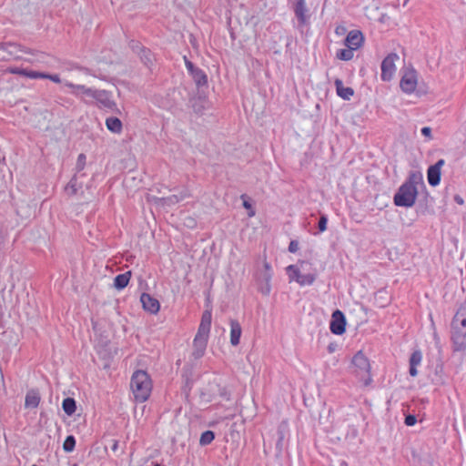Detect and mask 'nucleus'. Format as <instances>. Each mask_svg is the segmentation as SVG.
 <instances>
[{"label": "nucleus", "mask_w": 466, "mask_h": 466, "mask_svg": "<svg viewBox=\"0 0 466 466\" xmlns=\"http://www.w3.org/2000/svg\"><path fill=\"white\" fill-rule=\"evenodd\" d=\"M371 363L363 350L357 351L350 360L349 371L356 382L363 388L373 382Z\"/></svg>", "instance_id": "obj_1"}, {"label": "nucleus", "mask_w": 466, "mask_h": 466, "mask_svg": "<svg viewBox=\"0 0 466 466\" xmlns=\"http://www.w3.org/2000/svg\"><path fill=\"white\" fill-rule=\"evenodd\" d=\"M289 282H296L299 286H311L318 278V270L309 260L300 259L295 265L286 268Z\"/></svg>", "instance_id": "obj_2"}, {"label": "nucleus", "mask_w": 466, "mask_h": 466, "mask_svg": "<svg viewBox=\"0 0 466 466\" xmlns=\"http://www.w3.org/2000/svg\"><path fill=\"white\" fill-rule=\"evenodd\" d=\"M129 386L134 401L143 403L148 400L151 396L153 380L146 370H137L131 376Z\"/></svg>", "instance_id": "obj_3"}, {"label": "nucleus", "mask_w": 466, "mask_h": 466, "mask_svg": "<svg viewBox=\"0 0 466 466\" xmlns=\"http://www.w3.org/2000/svg\"><path fill=\"white\" fill-rule=\"evenodd\" d=\"M422 182L420 173H410L408 179L400 187L393 201L397 207H412L418 197L417 184Z\"/></svg>", "instance_id": "obj_4"}, {"label": "nucleus", "mask_w": 466, "mask_h": 466, "mask_svg": "<svg viewBox=\"0 0 466 466\" xmlns=\"http://www.w3.org/2000/svg\"><path fill=\"white\" fill-rule=\"evenodd\" d=\"M212 312L206 309L201 317L198 332L193 340V356L198 359L204 355L210 333Z\"/></svg>", "instance_id": "obj_5"}, {"label": "nucleus", "mask_w": 466, "mask_h": 466, "mask_svg": "<svg viewBox=\"0 0 466 466\" xmlns=\"http://www.w3.org/2000/svg\"><path fill=\"white\" fill-rule=\"evenodd\" d=\"M451 340L456 350L466 348V309H460L452 319Z\"/></svg>", "instance_id": "obj_6"}, {"label": "nucleus", "mask_w": 466, "mask_h": 466, "mask_svg": "<svg viewBox=\"0 0 466 466\" xmlns=\"http://www.w3.org/2000/svg\"><path fill=\"white\" fill-rule=\"evenodd\" d=\"M419 74L413 67H406L402 71L400 81V89L408 94H413L418 86Z\"/></svg>", "instance_id": "obj_7"}, {"label": "nucleus", "mask_w": 466, "mask_h": 466, "mask_svg": "<svg viewBox=\"0 0 466 466\" xmlns=\"http://www.w3.org/2000/svg\"><path fill=\"white\" fill-rule=\"evenodd\" d=\"M400 56L396 53L389 54L381 62V74L380 78L382 81H390L397 71L396 63L399 61Z\"/></svg>", "instance_id": "obj_8"}, {"label": "nucleus", "mask_w": 466, "mask_h": 466, "mask_svg": "<svg viewBox=\"0 0 466 466\" xmlns=\"http://www.w3.org/2000/svg\"><path fill=\"white\" fill-rule=\"evenodd\" d=\"M329 329L335 335H342L345 332L346 319L340 310L337 309L332 313Z\"/></svg>", "instance_id": "obj_9"}, {"label": "nucleus", "mask_w": 466, "mask_h": 466, "mask_svg": "<svg viewBox=\"0 0 466 466\" xmlns=\"http://www.w3.org/2000/svg\"><path fill=\"white\" fill-rule=\"evenodd\" d=\"M66 86L73 89V93L76 96L84 95L95 100H101L105 96V92L94 90L82 85H74L72 83H66Z\"/></svg>", "instance_id": "obj_10"}, {"label": "nucleus", "mask_w": 466, "mask_h": 466, "mask_svg": "<svg viewBox=\"0 0 466 466\" xmlns=\"http://www.w3.org/2000/svg\"><path fill=\"white\" fill-rule=\"evenodd\" d=\"M444 159L438 160L434 165L431 166L427 171L428 182L431 186L436 187L441 182V167H443Z\"/></svg>", "instance_id": "obj_11"}, {"label": "nucleus", "mask_w": 466, "mask_h": 466, "mask_svg": "<svg viewBox=\"0 0 466 466\" xmlns=\"http://www.w3.org/2000/svg\"><path fill=\"white\" fill-rule=\"evenodd\" d=\"M364 44V35L360 30H351L345 38V46L351 50H358Z\"/></svg>", "instance_id": "obj_12"}, {"label": "nucleus", "mask_w": 466, "mask_h": 466, "mask_svg": "<svg viewBox=\"0 0 466 466\" xmlns=\"http://www.w3.org/2000/svg\"><path fill=\"white\" fill-rule=\"evenodd\" d=\"M140 300L143 309L152 314H156L159 311L160 304L157 299L153 298L147 293H143L140 297Z\"/></svg>", "instance_id": "obj_13"}, {"label": "nucleus", "mask_w": 466, "mask_h": 466, "mask_svg": "<svg viewBox=\"0 0 466 466\" xmlns=\"http://www.w3.org/2000/svg\"><path fill=\"white\" fill-rule=\"evenodd\" d=\"M242 329L238 320L230 321V343L232 346H238L240 341Z\"/></svg>", "instance_id": "obj_14"}, {"label": "nucleus", "mask_w": 466, "mask_h": 466, "mask_svg": "<svg viewBox=\"0 0 466 466\" xmlns=\"http://www.w3.org/2000/svg\"><path fill=\"white\" fill-rule=\"evenodd\" d=\"M422 361V353L420 350H415L412 352L410 358V375L416 377L418 375L417 367L420 365Z\"/></svg>", "instance_id": "obj_15"}, {"label": "nucleus", "mask_w": 466, "mask_h": 466, "mask_svg": "<svg viewBox=\"0 0 466 466\" xmlns=\"http://www.w3.org/2000/svg\"><path fill=\"white\" fill-rule=\"evenodd\" d=\"M334 84L337 94L339 97L344 100H350L353 96L354 90L351 87L344 86L340 79H336Z\"/></svg>", "instance_id": "obj_16"}, {"label": "nucleus", "mask_w": 466, "mask_h": 466, "mask_svg": "<svg viewBox=\"0 0 466 466\" xmlns=\"http://www.w3.org/2000/svg\"><path fill=\"white\" fill-rule=\"evenodd\" d=\"M40 400L41 398L38 391L35 390H30L26 393L25 406V408L35 409L39 405Z\"/></svg>", "instance_id": "obj_17"}, {"label": "nucleus", "mask_w": 466, "mask_h": 466, "mask_svg": "<svg viewBox=\"0 0 466 466\" xmlns=\"http://www.w3.org/2000/svg\"><path fill=\"white\" fill-rule=\"evenodd\" d=\"M6 72L13 74V75L23 76H25V77L31 78V79H37V75H38L37 71L28 70V69L17 67V66L8 67L6 69Z\"/></svg>", "instance_id": "obj_18"}, {"label": "nucleus", "mask_w": 466, "mask_h": 466, "mask_svg": "<svg viewBox=\"0 0 466 466\" xmlns=\"http://www.w3.org/2000/svg\"><path fill=\"white\" fill-rule=\"evenodd\" d=\"M106 127L110 132L115 134H120L123 129L121 120L115 116L107 117L106 119Z\"/></svg>", "instance_id": "obj_19"}, {"label": "nucleus", "mask_w": 466, "mask_h": 466, "mask_svg": "<svg viewBox=\"0 0 466 466\" xmlns=\"http://www.w3.org/2000/svg\"><path fill=\"white\" fill-rule=\"evenodd\" d=\"M130 279L131 271H127L123 274H119L114 279V287L116 289L121 290L128 285Z\"/></svg>", "instance_id": "obj_20"}, {"label": "nucleus", "mask_w": 466, "mask_h": 466, "mask_svg": "<svg viewBox=\"0 0 466 466\" xmlns=\"http://www.w3.org/2000/svg\"><path fill=\"white\" fill-rule=\"evenodd\" d=\"M294 11L299 21L305 22L307 13L305 0H296Z\"/></svg>", "instance_id": "obj_21"}, {"label": "nucleus", "mask_w": 466, "mask_h": 466, "mask_svg": "<svg viewBox=\"0 0 466 466\" xmlns=\"http://www.w3.org/2000/svg\"><path fill=\"white\" fill-rule=\"evenodd\" d=\"M62 408L67 415H72L76 410V401L73 398H66L62 402Z\"/></svg>", "instance_id": "obj_22"}, {"label": "nucleus", "mask_w": 466, "mask_h": 466, "mask_svg": "<svg viewBox=\"0 0 466 466\" xmlns=\"http://www.w3.org/2000/svg\"><path fill=\"white\" fill-rule=\"evenodd\" d=\"M354 51L355 50H351L350 47L340 49L337 52L336 57L339 60L350 61L354 56Z\"/></svg>", "instance_id": "obj_23"}, {"label": "nucleus", "mask_w": 466, "mask_h": 466, "mask_svg": "<svg viewBox=\"0 0 466 466\" xmlns=\"http://www.w3.org/2000/svg\"><path fill=\"white\" fill-rule=\"evenodd\" d=\"M214 439H215L214 432L211 431H206L201 434L200 439H199V443L201 445H208V444L211 443L214 441Z\"/></svg>", "instance_id": "obj_24"}, {"label": "nucleus", "mask_w": 466, "mask_h": 466, "mask_svg": "<svg viewBox=\"0 0 466 466\" xmlns=\"http://www.w3.org/2000/svg\"><path fill=\"white\" fill-rule=\"evenodd\" d=\"M76 446V440L74 436H67L64 441L63 449L65 451L70 452L73 451Z\"/></svg>", "instance_id": "obj_25"}, {"label": "nucleus", "mask_w": 466, "mask_h": 466, "mask_svg": "<svg viewBox=\"0 0 466 466\" xmlns=\"http://www.w3.org/2000/svg\"><path fill=\"white\" fill-rule=\"evenodd\" d=\"M37 78L49 79V80L53 81L54 83H57V84L61 83L60 76L57 74L50 75V74H46V73L38 72Z\"/></svg>", "instance_id": "obj_26"}, {"label": "nucleus", "mask_w": 466, "mask_h": 466, "mask_svg": "<svg viewBox=\"0 0 466 466\" xmlns=\"http://www.w3.org/2000/svg\"><path fill=\"white\" fill-rule=\"evenodd\" d=\"M241 198L243 199V207L248 210V217L253 218L256 215V212L251 203L247 199L246 196L244 195L241 196Z\"/></svg>", "instance_id": "obj_27"}, {"label": "nucleus", "mask_w": 466, "mask_h": 466, "mask_svg": "<svg viewBox=\"0 0 466 466\" xmlns=\"http://www.w3.org/2000/svg\"><path fill=\"white\" fill-rule=\"evenodd\" d=\"M195 78L198 85L207 83V76L201 70H197Z\"/></svg>", "instance_id": "obj_28"}, {"label": "nucleus", "mask_w": 466, "mask_h": 466, "mask_svg": "<svg viewBox=\"0 0 466 466\" xmlns=\"http://www.w3.org/2000/svg\"><path fill=\"white\" fill-rule=\"evenodd\" d=\"M327 223H328V219L325 216H322L320 217L319 220V229L320 232H323L327 229Z\"/></svg>", "instance_id": "obj_29"}, {"label": "nucleus", "mask_w": 466, "mask_h": 466, "mask_svg": "<svg viewBox=\"0 0 466 466\" xmlns=\"http://www.w3.org/2000/svg\"><path fill=\"white\" fill-rule=\"evenodd\" d=\"M417 422V419L414 415H408L406 416L405 418V424L407 426H413L415 425Z\"/></svg>", "instance_id": "obj_30"}, {"label": "nucleus", "mask_w": 466, "mask_h": 466, "mask_svg": "<svg viewBox=\"0 0 466 466\" xmlns=\"http://www.w3.org/2000/svg\"><path fill=\"white\" fill-rule=\"evenodd\" d=\"M299 250V242L297 240H291L289 245V251L295 253Z\"/></svg>", "instance_id": "obj_31"}, {"label": "nucleus", "mask_w": 466, "mask_h": 466, "mask_svg": "<svg viewBox=\"0 0 466 466\" xmlns=\"http://www.w3.org/2000/svg\"><path fill=\"white\" fill-rule=\"evenodd\" d=\"M421 134L425 137H431V129L429 127H424L421 128Z\"/></svg>", "instance_id": "obj_32"}, {"label": "nucleus", "mask_w": 466, "mask_h": 466, "mask_svg": "<svg viewBox=\"0 0 466 466\" xmlns=\"http://www.w3.org/2000/svg\"><path fill=\"white\" fill-rule=\"evenodd\" d=\"M186 66L188 69V71L193 72V64L190 61L186 60Z\"/></svg>", "instance_id": "obj_33"}, {"label": "nucleus", "mask_w": 466, "mask_h": 466, "mask_svg": "<svg viewBox=\"0 0 466 466\" xmlns=\"http://www.w3.org/2000/svg\"><path fill=\"white\" fill-rule=\"evenodd\" d=\"M264 268L267 271L270 272L271 271V266L269 265L268 262L265 261L264 262Z\"/></svg>", "instance_id": "obj_34"}, {"label": "nucleus", "mask_w": 466, "mask_h": 466, "mask_svg": "<svg viewBox=\"0 0 466 466\" xmlns=\"http://www.w3.org/2000/svg\"><path fill=\"white\" fill-rule=\"evenodd\" d=\"M455 201H456L459 205H462V204H463V199H462L460 196H456V197H455Z\"/></svg>", "instance_id": "obj_35"}, {"label": "nucleus", "mask_w": 466, "mask_h": 466, "mask_svg": "<svg viewBox=\"0 0 466 466\" xmlns=\"http://www.w3.org/2000/svg\"><path fill=\"white\" fill-rule=\"evenodd\" d=\"M328 350L329 353H332L335 350V346L333 344H329Z\"/></svg>", "instance_id": "obj_36"}, {"label": "nucleus", "mask_w": 466, "mask_h": 466, "mask_svg": "<svg viewBox=\"0 0 466 466\" xmlns=\"http://www.w3.org/2000/svg\"><path fill=\"white\" fill-rule=\"evenodd\" d=\"M336 32H337L338 34L341 33V30H339V27H337Z\"/></svg>", "instance_id": "obj_37"}, {"label": "nucleus", "mask_w": 466, "mask_h": 466, "mask_svg": "<svg viewBox=\"0 0 466 466\" xmlns=\"http://www.w3.org/2000/svg\"><path fill=\"white\" fill-rule=\"evenodd\" d=\"M336 32H337L338 34L341 33V30H339V27H337Z\"/></svg>", "instance_id": "obj_38"}, {"label": "nucleus", "mask_w": 466, "mask_h": 466, "mask_svg": "<svg viewBox=\"0 0 466 466\" xmlns=\"http://www.w3.org/2000/svg\"><path fill=\"white\" fill-rule=\"evenodd\" d=\"M0 49H4V45L0 44Z\"/></svg>", "instance_id": "obj_39"}, {"label": "nucleus", "mask_w": 466, "mask_h": 466, "mask_svg": "<svg viewBox=\"0 0 466 466\" xmlns=\"http://www.w3.org/2000/svg\"><path fill=\"white\" fill-rule=\"evenodd\" d=\"M79 157H83L85 159V156L83 154H80Z\"/></svg>", "instance_id": "obj_40"}, {"label": "nucleus", "mask_w": 466, "mask_h": 466, "mask_svg": "<svg viewBox=\"0 0 466 466\" xmlns=\"http://www.w3.org/2000/svg\"><path fill=\"white\" fill-rule=\"evenodd\" d=\"M154 466H161V465H160V464H158V463H157V464H156V465H154Z\"/></svg>", "instance_id": "obj_41"}]
</instances>
